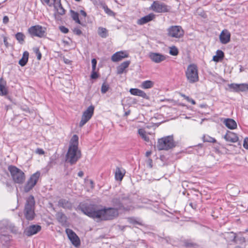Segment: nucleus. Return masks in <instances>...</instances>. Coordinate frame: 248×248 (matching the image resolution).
Instances as JSON below:
<instances>
[{"instance_id":"obj_31","label":"nucleus","mask_w":248,"mask_h":248,"mask_svg":"<svg viewBox=\"0 0 248 248\" xmlns=\"http://www.w3.org/2000/svg\"><path fill=\"white\" fill-rule=\"evenodd\" d=\"M100 5L102 8L104 10L105 13L109 16H115V13L113 12L111 9L108 8L106 4L104 2H100Z\"/></svg>"},{"instance_id":"obj_19","label":"nucleus","mask_w":248,"mask_h":248,"mask_svg":"<svg viewBox=\"0 0 248 248\" xmlns=\"http://www.w3.org/2000/svg\"><path fill=\"white\" fill-rule=\"evenodd\" d=\"M58 206L65 209L70 210L72 208V203L66 199H61L58 202Z\"/></svg>"},{"instance_id":"obj_4","label":"nucleus","mask_w":248,"mask_h":248,"mask_svg":"<svg viewBox=\"0 0 248 248\" xmlns=\"http://www.w3.org/2000/svg\"><path fill=\"white\" fill-rule=\"evenodd\" d=\"M8 170L10 172L13 181L16 184H22L25 180V173L20 169L14 165H9Z\"/></svg>"},{"instance_id":"obj_40","label":"nucleus","mask_w":248,"mask_h":248,"mask_svg":"<svg viewBox=\"0 0 248 248\" xmlns=\"http://www.w3.org/2000/svg\"><path fill=\"white\" fill-rule=\"evenodd\" d=\"M238 92L248 91V83L238 84Z\"/></svg>"},{"instance_id":"obj_54","label":"nucleus","mask_w":248,"mask_h":248,"mask_svg":"<svg viewBox=\"0 0 248 248\" xmlns=\"http://www.w3.org/2000/svg\"><path fill=\"white\" fill-rule=\"evenodd\" d=\"M188 204H189V206H190L192 209H193L194 210H196L197 206H198L197 204H196V203H195L194 202H191L189 201H188Z\"/></svg>"},{"instance_id":"obj_42","label":"nucleus","mask_w":248,"mask_h":248,"mask_svg":"<svg viewBox=\"0 0 248 248\" xmlns=\"http://www.w3.org/2000/svg\"><path fill=\"white\" fill-rule=\"evenodd\" d=\"M228 87L231 90V92L238 93V84L237 83H231L228 84Z\"/></svg>"},{"instance_id":"obj_48","label":"nucleus","mask_w":248,"mask_h":248,"mask_svg":"<svg viewBox=\"0 0 248 248\" xmlns=\"http://www.w3.org/2000/svg\"><path fill=\"white\" fill-rule=\"evenodd\" d=\"M130 63V62L129 61H125L122 62L120 66L123 68L125 70L126 68H127Z\"/></svg>"},{"instance_id":"obj_51","label":"nucleus","mask_w":248,"mask_h":248,"mask_svg":"<svg viewBox=\"0 0 248 248\" xmlns=\"http://www.w3.org/2000/svg\"><path fill=\"white\" fill-rule=\"evenodd\" d=\"M139 89L132 88L130 89V93L131 94L138 96Z\"/></svg>"},{"instance_id":"obj_17","label":"nucleus","mask_w":248,"mask_h":248,"mask_svg":"<svg viewBox=\"0 0 248 248\" xmlns=\"http://www.w3.org/2000/svg\"><path fill=\"white\" fill-rule=\"evenodd\" d=\"M128 57V54L126 52L123 51H118L112 56L111 60L114 62H117Z\"/></svg>"},{"instance_id":"obj_22","label":"nucleus","mask_w":248,"mask_h":248,"mask_svg":"<svg viewBox=\"0 0 248 248\" xmlns=\"http://www.w3.org/2000/svg\"><path fill=\"white\" fill-rule=\"evenodd\" d=\"M224 124L230 129H234L237 128V124L233 119H226L224 121Z\"/></svg>"},{"instance_id":"obj_21","label":"nucleus","mask_w":248,"mask_h":248,"mask_svg":"<svg viewBox=\"0 0 248 248\" xmlns=\"http://www.w3.org/2000/svg\"><path fill=\"white\" fill-rule=\"evenodd\" d=\"M57 11V14H55V18L57 20H59L60 17L59 15L62 16L64 15L65 13V10L63 8L62 4L61 2V0H58V5H57V8H55Z\"/></svg>"},{"instance_id":"obj_15","label":"nucleus","mask_w":248,"mask_h":248,"mask_svg":"<svg viewBox=\"0 0 248 248\" xmlns=\"http://www.w3.org/2000/svg\"><path fill=\"white\" fill-rule=\"evenodd\" d=\"M231 34L227 30H223L219 35V40L222 44H226L230 41Z\"/></svg>"},{"instance_id":"obj_53","label":"nucleus","mask_w":248,"mask_h":248,"mask_svg":"<svg viewBox=\"0 0 248 248\" xmlns=\"http://www.w3.org/2000/svg\"><path fill=\"white\" fill-rule=\"evenodd\" d=\"M243 147L246 149L248 150V138H246L244 140Z\"/></svg>"},{"instance_id":"obj_29","label":"nucleus","mask_w":248,"mask_h":248,"mask_svg":"<svg viewBox=\"0 0 248 248\" xmlns=\"http://www.w3.org/2000/svg\"><path fill=\"white\" fill-rule=\"evenodd\" d=\"M201 194H193L191 195V196L189 197V199L188 201H189L191 202H194L196 203V204H198V203L201 201Z\"/></svg>"},{"instance_id":"obj_30","label":"nucleus","mask_w":248,"mask_h":248,"mask_svg":"<svg viewBox=\"0 0 248 248\" xmlns=\"http://www.w3.org/2000/svg\"><path fill=\"white\" fill-rule=\"evenodd\" d=\"M226 238L229 242L236 243V234L232 232H227L226 235Z\"/></svg>"},{"instance_id":"obj_9","label":"nucleus","mask_w":248,"mask_h":248,"mask_svg":"<svg viewBox=\"0 0 248 248\" xmlns=\"http://www.w3.org/2000/svg\"><path fill=\"white\" fill-rule=\"evenodd\" d=\"M150 9L155 13H167L170 11V7L164 3L160 2L159 1H154L151 5Z\"/></svg>"},{"instance_id":"obj_13","label":"nucleus","mask_w":248,"mask_h":248,"mask_svg":"<svg viewBox=\"0 0 248 248\" xmlns=\"http://www.w3.org/2000/svg\"><path fill=\"white\" fill-rule=\"evenodd\" d=\"M41 230V226L39 225H32L26 228L24 231V233L28 236H31L37 233Z\"/></svg>"},{"instance_id":"obj_62","label":"nucleus","mask_w":248,"mask_h":248,"mask_svg":"<svg viewBox=\"0 0 248 248\" xmlns=\"http://www.w3.org/2000/svg\"><path fill=\"white\" fill-rule=\"evenodd\" d=\"M21 109H22L23 111L25 112H29V108L27 107V106H21L20 107Z\"/></svg>"},{"instance_id":"obj_58","label":"nucleus","mask_w":248,"mask_h":248,"mask_svg":"<svg viewBox=\"0 0 248 248\" xmlns=\"http://www.w3.org/2000/svg\"><path fill=\"white\" fill-rule=\"evenodd\" d=\"M36 153L40 155H43L45 154L44 151L42 149H41V148H37L36 150Z\"/></svg>"},{"instance_id":"obj_26","label":"nucleus","mask_w":248,"mask_h":248,"mask_svg":"<svg viewBox=\"0 0 248 248\" xmlns=\"http://www.w3.org/2000/svg\"><path fill=\"white\" fill-rule=\"evenodd\" d=\"M29 53L28 51H25L23 52L22 57L21 59L19 60L18 63L21 66H25L29 59Z\"/></svg>"},{"instance_id":"obj_25","label":"nucleus","mask_w":248,"mask_h":248,"mask_svg":"<svg viewBox=\"0 0 248 248\" xmlns=\"http://www.w3.org/2000/svg\"><path fill=\"white\" fill-rule=\"evenodd\" d=\"M56 217L57 220L62 225H64L67 221V217L62 212H58L56 214Z\"/></svg>"},{"instance_id":"obj_61","label":"nucleus","mask_w":248,"mask_h":248,"mask_svg":"<svg viewBox=\"0 0 248 248\" xmlns=\"http://www.w3.org/2000/svg\"><path fill=\"white\" fill-rule=\"evenodd\" d=\"M9 22V17L8 16H5L3 18V23L5 24H7Z\"/></svg>"},{"instance_id":"obj_35","label":"nucleus","mask_w":248,"mask_h":248,"mask_svg":"<svg viewBox=\"0 0 248 248\" xmlns=\"http://www.w3.org/2000/svg\"><path fill=\"white\" fill-rule=\"evenodd\" d=\"M98 34L102 38H105L108 36V30L103 27H99L98 28Z\"/></svg>"},{"instance_id":"obj_34","label":"nucleus","mask_w":248,"mask_h":248,"mask_svg":"<svg viewBox=\"0 0 248 248\" xmlns=\"http://www.w3.org/2000/svg\"><path fill=\"white\" fill-rule=\"evenodd\" d=\"M154 85V82L151 80H145L142 82L141 87L142 88L146 89L151 88Z\"/></svg>"},{"instance_id":"obj_59","label":"nucleus","mask_w":248,"mask_h":248,"mask_svg":"<svg viewBox=\"0 0 248 248\" xmlns=\"http://www.w3.org/2000/svg\"><path fill=\"white\" fill-rule=\"evenodd\" d=\"M4 96H5V98L9 100L10 102H11L13 103L16 104L11 96L8 95V94Z\"/></svg>"},{"instance_id":"obj_63","label":"nucleus","mask_w":248,"mask_h":248,"mask_svg":"<svg viewBox=\"0 0 248 248\" xmlns=\"http://www.w3.org/2000/svg\"><path fill=\"white\" fill-rule=\"evenodd\" d=\"M53 2L52 3V6H54V8H57V5H58V0H52Z\"/></svg>"},{"instance_id":"obj_46","label":"nucleus","mask_w":248,"mask_h":248,"mask_svg":"<svg viewBox=\"0 0 248 248\" xmlns=\"http://www.w3.org/2000/svg\"><path fill=\"white\" fill-rule=\"evenodd\" d=\"M138 96L143 97V98L148 99L149 97L146 94V93L143 91L139 89Z\"/></svg>"},{"instance_id":"obj_6","label":"nucleus","mask_w":248,"mask_h":248,"mask_svg":"<svg viewBox=\"0 0 248 248\" xmlns=\"http://www.w3.org/2000/svg\"><path fill=\"white\" fill-rule=\"evenodd\" d=\"M81 152L75 147L74 149L69 148L65 155V162L71 165L75 164L81 157Z\"/></svg>"},{"instance_id":"obj_55","label":"nucleus","mask_w":248,"mask_h":248,"mask_svg":"<svg viewBox=\"0 0 248 248\" xmlns=\"http://www.w3.org/2000/svg\"><path fill=\"white\" fill-rule=\"evenodd\" d=\"M74 32L78 35H80L82 34L81 31L78 28H75L73 30Z\"/></svg>"},{"instance_id":"obj_52","label":"nucleus","mask_w":248,"mask_h":248,"mask_svg":"<svg viewBox=\"0 0 248 248\" xmlns=\"http://www.w3.org/2000/svg\"><path fill=\"white\" fill-rule=\"evenodd\" d=\"M130 222L133 224H138L141 226H142L143 224L141 222H139V221H137L136 219L134 218H130Z\"/></svg>"},{"instance_id":"obj_45","label":"nucleus","mask_w":248,"mask_h":248,"mask_svg":"<svg viewBox=\"0 0 248 248\" xmlns=\"http://www.w3.org/2000/svg\"><path fill=\"white\" fill-rule=\"evenodd\" d=\"M34 52L36 54L37 59L38 60H40L42 58V54L39 50V48L37 47H33V48Z\"/></svg>"},{"instance_id":"obj_33","label":"nucleus","mask_w":248,"mask_h":248,"mask_svg":"<svg viewBox=\"0 0 248 248\" xmlns=\"http://www.w3.org/2000/svg\"><path fill=\"white\" fill-rule=\"evenodd\" d=\"M25 37L24 33L21 32H18L15 34V38L20 44L24 43Z\"/></svg>"},{"instance_id":"obj_11","label":"nucleus","mask_w":248,"mask_h":248,"mask_svg":"<svg viewBox=\"0 0 248 248\" xmlns=\"http://www.w3.org/2000/svg\"><path fill=\"white\" fill-rule=\"evenodd\" d=\"M94 109V107L92 105L83 112L81 117V120L79 124V126L80 127H82L90 120L93 114Z\"/></svg>"},{"instance_id":"obj_7","label":"nucleus","mask_w":248,"mask_h":248,"mask_svg":"<svg viewBox=\"0 0 248 248\" xmlns=\"http://www.w3.org/2000/svg\"><path fill=\"white\" fill-rule=\"evenodd\" d=\"M28 33L32 38L38 37H44L46 35V28L39 25L31 26L27 31Z\"/></svg>"},{"instance_id":"obj_39","label":"nucleus","mask_w":248,"mask_h":248,"mask_svg":"<svg viewBox=\"0 0 248 248\" xmlns=\"http://www.w3.org/2000/svg\"><path fill=\"white\" fill-rule=\"evenodd\" d=\"M138 133L145 141L147 142L149 141V138L146 135L145 131L144 129H139L138 130Z\"/></svg>"},{"instance_id":"obj_44","label":"nucleus","mask_w":248,"mask_h":248,"mask_svg":"<svg viewBox=\"0 0 248 248\" xmlns=\"http://www.w3.org/2000/svg\"><path fill=\"white\" fill-rule=\"evenodd\" d=\"M109 88V85L106 83V81L102 84L101 91L102 93H105Z\"/></svg>"},{"instance_id":"obj_49","label":"nucleus","mask_w":248,"mask_h":248,"mask_svg":"<svg viewBox=\"0 0 248 248\" xmlns=\"http://www.w3.org/2000/svg\"><path fill=\"white\" fill-rule=\"evenodd\" d=\"M60 31L63 33H67L69 32V29L63 26H60L59 27Z\"/></svg>"},{"instance_id":"obj_43","label":"nucleus","mask_w":248,"mask_h":248,"mask_svg":"<svg viewBox=\"0 0 248 248\" xmlns=\"http://www.w3.org/2000/svg\"><path fill=\"white\" fill-rule=\"evenodd\" d=\"M169 53L171 55L177 56L179 53L178 49L176 46H172L170 47Z\"/></svg>"},{"instance_id":"obj_36","label":"nucleus","mask_w":248,"mask_h":248,"mask_svg":"<svg viewBox=\"0 0 248 248\" xmlns=\"http://www.w3.org/2000/svg\"><path fill=\"white\" fill-rule=\"evenodd\" d=\"M70 13L71 14V16L73 18V19L77 23L79 24H81V22L79 19V15L78 13L71 10Z\"/></svg>"},{"instance_id":"obj_5","label":"nucleus","mask_w":248,"mask_h":248,"mask_svg":"<svg viewBox=\"0 0 248 248\" xmlns=\"http://www.w3.org/2000/svg\"><path fill=\"white\" fill-rule=\"evenodd\" d=\"M186 76L190 83L198 81L199 76L197 66L193 63L188 65L186 71Z\"/></svg>"},{"instance_id":"obj_50","label":"nucleus","mask_w":248,"mask_h":248,"mask_svg":"<svg viewBox=\"0 0 248 248\" xmlns=\"http://www.w3.org/2000/svg\"><path fill=\"white\" fill-rule=\"evenodd\" d=\"M237 242H239V244H243L246 242V239L245 237L243 236L237 237L236 236V243Z\"/></svg>"},{"instance_id":"obj_28","label":"nucleus","mask_w":248,"mask_h":248,"mask_svg":"<svg viewBox=\"0 0 248 248\" xmlns=\"http://www.w3.org/2000/svg\"><path fill=\"white\" fill-rule=\"evenodd\" d=\"M124 171L120 168H116L115 174V178L116 180L122 181L125 174L124 170Z\"/></svg>"},{"instance_id":"obj_38","label":"nucleus","mask_w":248,"mask_h":248,"mask_svg":"<svg viewBox=\"0 0 248 248\" xmlns=\"http://www.w3.org/2000/svg\"><path fill=\"white\" fill-rule=\"evenodd\" d=\"M184 247L188 248H196L197 245L193 242H192L189 240H185L184 241Z\"/></svg>"},{"instance_id":"obj_20","label":"nucleus","mask_w":248,"mask_h":248,"mask_svg":"<svg viewBox=\"0 0 248 248\" xmlns=\"http://www.w3.org/2000/svg\"><path fill=\"white\" fill-rule=\"evenodd\" d=\"M7 82L2 77L0 78V95H6L8 93V90L6 87Z\"/></svg>"},{"instance_id":"obj_23","label":"nucleus","mask_w":248,"mask_h":248,"mask_svg":"<svg viewBox=\"0 0 248 248\" xmlns=\"http://www.w3.org/2000/svg\"><path fill=\"white\" fill-rule=\"evenodd\" d=\"M224 53L221 50H217L216 54L213 57L212 60L216 62H221L224 58Z\"/></svg>"},{"instance_id":"obj_24","label":"nucleus","mask_w":248,"mask_h":248,"mask_svg":"<svg viewBox=\"0 0 248 248\" xmlns=\"http://www.w3.org/2000/svg\"><path fill=\"white\" fill-rule=\"evenodd\" d=\"M78 137L77 135H74L70 140L69 148L74 149L75 147L78 149Z\"/></svg>"},{"instance_id":"obj_60","label":"nucleus","mask_w":248,"mask_h":248,"mask_svg":"<svg viewBox=\"0 0 248 248\" xmlns=\"http://www.w3.org/2000/svg\"><path fill=\"white\" fill-rule=\"evenodd\" d=\"M3 42L5 46L7 48L9 47V43L7 41V38L5 36L3 37Z\"/></svg>"},{"instance_id":"obj_14","label":"nucleus","mask_w":248,"mask_h":248,"mask_svg":"<svg viewBox=\"0 0 248 248\" xmlns=\"http://www.w3.org/2000/svg\"><path fill=\"white\" fill-rule=\"evenodd\" d=\"M149 57L155 63H159L164 61L166 57L165 55L155 52H150L149 54Z\"/></svg>"},{"instance_id":"obj_8","label":"nucleus","mask_w":248,"mask_h":248,"mask_svg":"<svg viewBox=\"0 0 248 248\" xmlns=\"http://www.w3.org/2000/svg\"><path fill=\"white\" fill-rule=\"evenodd\" d=\"M40 176V172L39 171L32 174L24 186V191L27 193L31 190L36 185Z\"/></svg>"},{"instance_id":"obj_27","label":"nucleus","mask_w":248,"mask_h":248,"mask_svg":"<svg viewBox=\"0 0 248 248\" xmlns=\"http://www.w3.org/2000/svg\"><path fill=\"white\" fill-rule=\"evenodd\" d=\"M193 148L195 153L198 155L202 156L204 153V148L203 145L202 143H199L198 145L193 146Z\"/></svg>"},{"instance_id":"obj_18","label":"nucleus","mask_w":248,"mask_h":248,"mask_svg":"<svg viewBox=\"0 0 248 248\" xmlns=\"http://www.w3.org/2000/svg\"><path fill=\"white\" fill-rule=\"evenodd\" d=\"M224 138L227 141L232 143L236 142L238 140L237 134L230 131H227L226 134L224 136Z\"/></svg>"},{"instance_id":"obj_64","label":"nucleus","mask_w":248,"mask_h":248,"mask_svg":"<svg viewBox=\"0 0 248 248\" xmlns=\"http://www.w3.org/2000/svg\"><path fill=\"white\" fill-rule=\"evenodd\" d=\"M63 62L66 64H70L71 62V61L70 60L65 58H63Z\"/></svg>"},{"instance_id":"obj_12","label":"nucleus","mask_w":248,"mask_h":248,"mask_svg":"<svg viewBox=\"0 0 248 248\" xmlns=\"http://www.w3.org/2000/svg\"><path fill=\"white\" fill-rule=\"evenodd\" d=\"M65 232L72 244L75 247H78L80 245V240L77 234L72 230L68 228L65 230Z\"/></svg>"},{"instance_id":"obj_47","label":"nucleus","mask_w":248,"mask_h":248,"mask_svg":"<svg viewBox=\"0 0 248 248\" xmlns=\"http://www.w3.org/2000/svg\"><path fill=\"white\" fill-rule=\"evenodd\" d=\"M99 77V73L96 71L92 72L90 78L92 79H96Z\"/></svg>"},{"instance_id":"obj_57","label":"nucleus","mask_w":248,"mask_h":248,"mask_svg":"<svg viewBox=\"0 0 248 248\" xmlns=\"http://www.w3.org/2000/svg\"><path fill=\"white\" fill-rule=\"evenodd\" d=\"M41 1L43 4H46L50 7L52 6V3H50V0H41Z\"/></svg>"},{"instance_id":"obj_16","label":"nucleus","mask_w":248,"mask_h":248,"mask_svg":"<svg viewBox=\"0 0 248 248\" xmlns=\"http://www.w3.org/2000/svg\"><path fill=\"white\" fill-rule=\"evenodd\" d=\"M155 17L153 13H150L137 20V23L139 25H143L153 20Z\"/></svg>"},{"instance_id":"obj_32","label":"nucleus","mask_w":248,"mask_h":248,"mask_svg":"<svg viewBox=\"0 0 248 248\" xmlns=\"http://www.w3.org/2000/svg\"><path fill=\"white\" fill-rule=\"evenodd\" d=\"M10 240V235L8 234H2L0 233V242L2 245H7Z\"/></svg>"},{"instance_id":"obj_3","label":"nucleus","mask_w":248,"mask_h":248,"mask_svg":"<svg viewBox=\"0 0 248 248\" xmlns=\"http://www.w3.org/2000/svg\"><path fill=\"white\" fill-rule=\"evenodd\" d=\"M173 135L164 137L158 140L156 148L159 151L169 150L176 146Z\"/></svg>"},{"instance_id":"obj_10","label":"nucleus","mask_w":248,"mask_h":248,"mask_svg":"<svg viewBox=\"0 0 248 248\" xmlns=\"http://www.w3.org/2000/svg\"><path fill=\"white\" fill-rule=\"evenodd\" d=\"M169 36L179 38L184 35V31L180 26H171L167 29Z\"/></svg>"},{"instance_id":"obj_37","label":"nucleus","mask_w":248,"mask_h":248,"mask_svg":"<svg viewBox=\"0 0 248 248\" xmlns=\"http://www.w3.org/2000/svg\"><path fill=\"white\" fill-rule=\"evenodd\" d=\"M57 158V156L56 154L51 156L49 158L48 167L49 168H52L54 165H56Z\"/></svg>"},{"instance_id":"obj_1","label":"nucleus","mask_w":248,"mask_h":248,"mask_svg":"<svg viewBox=\"0 0 248 248\" xmlns=\"http://www.w3.org/2000/svg\"><path fill=\"white\" fill-rule=\"evenodd\" d=\"M113 207H103L93 202L80 203L78 208L85 215L99 221L111 220L119 216V211L128 212L133 209V201L129 194H122L111 200Z\"/></svg>"},{"instance_id":"obj_56","label":"nucleus","mask_w":248,"mask_h":248,"mask_svg":"<svg viewBox=\"0 0 248 248\" xmlns=\"http://www.w3.org/2000/svg\"><path fill=\"white\" fill-rule=\"evenodd\" d=\"M117 70L118 74H122L123 73L124 69L119 65L117 67Z\"/></svg>"},{"instance_id":"obj_41","label":"nucleus","mask_w":248,"mask_h":248,"mask_svg":"<svg viewBox=\"0 0 248 248\" xmlns=\"http://www.w3.org/2000/svg\"><path fill=\"white\" fill-rule=\"evenodd\" d=\"M202 140L203 142H213L215 143L217 142L216 140L208 135H204L202 137Z\"/></svg>"},{"instance_id":"obj_2","label":"nucleus","mask_w":248,"mask_h":248,"mask_svg":"<svg viewBox=\"0 0 248 248\" xmlns=\"http://www.w3.org/2000/svg\"><path fill=\"white\" fill-rule=\"evenodd\" d=\"M35 200L32 195H30L26 200L24 214L26 219L29 221L32 220L35 216Z\"/></svg>"}]
</instances>
